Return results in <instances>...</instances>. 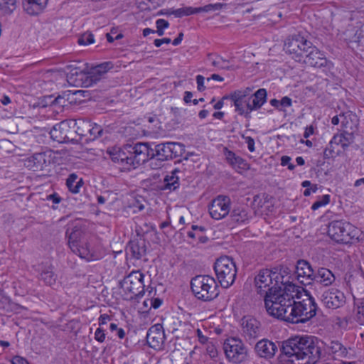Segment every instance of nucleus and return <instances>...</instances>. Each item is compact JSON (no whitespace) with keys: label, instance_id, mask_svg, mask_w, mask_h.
<instances>
[{"label":"nucleus","instance_id":"nucleus-1","mask_svg":"<svg viewBox=\"0 0 364 364\" xmlns=\"http://www.w3.org/2000/svg\"><path fill=\"white\" fill-rule=\"evenodd\" d=\"M300 291L298 288L291 284H288L287 293L284 294L277 303L271 304L269 309L272 311L274 317L287 322L298 323H305L316 314L317 305L314 299L306 293V298L301 301H296L299 299ZM279 299L278 297L277 301Z\"/></svg>","mask_w":364,"mask_h":364},{"label":"nucleus","instance_id":"nucleus-2","mask_svg":"<svg viewBox=\"0 0 364 364\" xmlns=\"http://www.w3.org/2000/svg\"><path fill=\"white\" fill-rule=\"evenodd\" d=\"M322 347L323 342L316 337L296 336L283 342L282 351L293 363L315 364L321 358Z\"/></svg>","mask_w":364,"mask_h":364},{"label":"nucleus","instance_id":"nucleus-3","mask_svg":"<svg viewBox=\"0 0 364 364\" xmlns=\"http://www.w3.org/2000/svg\"><path fill=\"white\" fill-rule=\"evenodd\" d=\"M282 278L279 274L272 272L269 269H262L255 277V288L257 294L264 296V306L267 313L273 316V313L270 308L271 304L272 306H275L273 303H277L280 300L277 301L278 297L281 298L284 296V294L287 293L288 284L284 286L282 289L279 286V283L282 285L283 281L279 280Z\"/></svg>","mask_w":364,"mask_h":364},{"label":"nucleus","instance_id":"nucleus-4","mask_svg":"<svg viewBox=\"0 0 364 364\" xmlns=\"http://www.w3.org/2000/svg\"><path fill=\"white\" fill-rule=\"evenodd\" d=\"M191 289L198 299L204 301H212L220 294L215 279L209 275H197L192 278Z\"/></svg>","mask_w":364,"mask_h":364},{"label":"nucleus","instance_id":"nucleus-5","mask_svg":"<svg viewBox=\"0 0 364 364\" xmlns=\"http://www.w3.org/2000/svg\"><path fill=\"white\" fill-rule=\"evenodd\" d=\"M70 69V72L68 73V81L71 83H75V80H73V77L80 76V80H84L83 84L85 87L92 86V85L99 82L107 73L113 68V64L111 62H104L92 67L87 73L78 68H74L73 65L68 67Z\"/></svg>","mask_w":364,"mask_h":364},{"label":"nucleus","instance_id":"nucleus-6","mask_svg":"<svg viewBox=\"0 0 364 364\" xmlns=\"http://www.w3.org/2000/svg\"><path fill=\"white\" fill-rule=\"evenodd\" d=\"M66 235L68 237V245L73 252L87 261L98 259L95 252L90 247L89 243L85 238V234L80 228L75 226L71 229L70 232L68 230Z\"/></svg>","mask_w":364,"mask_h":364},{"label":"nucleus","instance_id":"nucleus-7","mask_svg":"<svg viewBox=\"0 0 364 364\" xmlns=\"http://www.w3.org/2000/svg\"><path fill=\"white\" fill-rule=\"evenodd\" d=\"M342 116L344 117L342 121L343 131L341 134H335L331 140L330 144L333 143L340 144L343 149H346L354 142L358 122L356 116L350 112L343 114Z\"/></svg>","mask_w":364,"mask_h":364},{"label":"nucleus","instance_id":"nucleus-8","mask_svg":"<svg viewBox=\"0 0 364 364\" xmlns=\"http://www.w3.org/2000/svg\"><path fill=\"white\" fill-rule=\"evenodd\" d=\"M358 230L348 222L334 220L328 228L329 237L337 242L349 243L352 240L358 238Z\"/></svg>","mask_w":364,"mask_h":364},{"label":"nucleus","instance_id":"nucleus-9","mask_svg":"<svg viewBox=\"0 0 364 364\" xmlns=\"http://www.w3.org/2000/svg\"><path fill=\"white\" fill-rule=\"evenodd\" d=\"M214 270L223 287L228 288L234 283L237 269L232 258L225 256L218 259L215 262Z\"/></svg>","mask_w":364,"mask_h":364},{"label":"nucleus","instance_id":"nucleus-10","mask_svg":"<svg viewBox=\"0 0 364 364\" xmlns=\"http://www.w3.org/2000/svg\"><path fill=\"white\" fill-rule=\"evenodd\" d=\"M144 275L139 271H132L120 282L119 286L127 299L141 297L144 294Z\"/></svg>","mask_w":364,"mask_h":364},{"label":"nucleus","instance_id":"nucleus-11","mask_svg":"<svg viewBox=\"0 0 364 364\" xmlns=\"http://www.w3.org/2000/svg\"><path fill=\"white\" fill-rule=\"evenodd\" d=\"M223 350L229 361L239 364L247 360L248 350L242 341L236 337L227 338L223 343Z\"/></svg>","mask_w":364,"mask_h":364},{"label":"nucleus","instance_id":"nucleus-12","mask_svg":"<svg viewBox=\"0 0 364 364\" xmlns=\"http://www.w3.org/2000/svg\"><path fill=\"white\" fill-rule=\"evenodd\" d=\"M311 43L303 36H294L286 40L284 49L296 61L301 63Z\"/></svg>","mask_w":364,"mask_h":364},{"label":"nucleus","instance_id":"nucleus-13","mask_svg":"<svg viewBox=\"0 0 364 364\" xmlns=\"http://www.w3.org/2000/svg\"><path fill=\"white\" fill-rule=\"evenodd\" d=\"M129 153V166L135 168L149 159L154 158V151L148 143L127 144Z\"/></svg>","mask_w":364,"mask_h":364},{"label":"nucleus","instance_id":"nucleus-14","mask_svg":"<svg viewBox=\"0 0 364 364\" xmlns=\"http://www.w3.org/2000/svg\"><path fill=\"white\" fill-rule=\"evenodd\" d=\"M304 55L302 63L317 68H326L329 70L332 63L328 60L323 53L320 51L316 46L311 45Z\"/></svg>","mask_w":364,"mask_h":364},{"label":"nucleus","instance_id":"nucleus-15","mask_svg":"<svg viewBox=\"0 0 364 364\" xmlns=\"http://www.w3.org/2000/svg\"><path fill=\"white\" fill-rule=\"evenodd\" d=\"M212 218L220 220L226 217L230 210V199L228 196H218L208 206Z\"/></svg>","mask_w":364,"mask_h":364},{"label":"nucleus","instance_id":"nucleus-16","mask_svg":"<svg viewBox=\"0 0 364 364\" xmlns=\"http://www.w3.org/2000/svg\"><path fill=\"white\" fill-rule=\"evenodd\" d=\"M70 124H73V122L72 120L69 119L62 121L53 126L50 131L51 139L59 143L67 142L73 140V134Z\"/></svg>","mask_w":364,"mask_h":364},{"label":"nucleus","instance_id":"nucleus-17","mask_svg":"<svg viewBox=\"0 0 364 364\" xmlns=\"http://www.w3.org/2000/svg\"><path fill=\"white\" fill-rule=\"evenodd\" d=\"M242 332L248 341H254L261 336V324L256 318L245 316L242 319Z\"/></svg>","mask_w":364,"mask_h":364},{"label":"nucleus","instance_id":"nucleus-18","mask_svg":"<svg viewBox=\"0 0 364 364\" xmlns=\"http://www.w3.org/2000/svg\"><path fill=\"white\" fill-rule=\"evenodd\" d=\"M321 301L327 308L336 309L345 304L346 296L339 289L331 288L323 293Z\"/></svg>","mask_w":364,"mask_h":364},{"label":"nucleus","instance_id":"nucleus-19","mask_svg":"<svg viewBox=\"0 0 364 364\" xmlns=\"http://www.w3.org/2000/svg\"><path fill=\"white\" fill-rule=\"evenodd\" d=\"M164 340L165 334L161 324H155L149 329L146 334V341L151 348L155 350L162 349Z\"/></svg>","mask_w":364,"mask_h":364},{"label":"nucleus","instance_id":"nucleus-20","mask_svg":"<svg viewBox=\"0 0 364 364\" xmlns=\"http://www.w3.org/2000/svg\"><path fill=\"white\" fill-rule=\"evenodd\" d=\"M315 273L309 262L304 259L297 261L296 274L300 283L304 285L311 284L315 278Z\"/></svg>","mask_w":364,"mask_h":364},{"label":"nucleus","instance_id":"nucleus-21","mask_svg":"<svg viewBox=\"0 0 364 364\" xmlns=\"http://www.w3.org/2000/svg\"><path fill=\"white\" fill-rule=\"evenodd\" d=\"M255 350L258 356L270 359L274 356L277 347L274 343L267 339H262L256 343Z\"/></svg>","mask_w":364,"mask_h":364},{"label":"nucleus","instance_id":"nucleus-22","mask_svg":"<svg viewBox=\"0 0 364 364\" xmlns=\"http://www.w3.org/2000/svg\"><path fill=\"white\" fill-rule=\"evenodd\" d=\"M107 154L109 155L112 161L122 165L129 166V153L128 145L123 147H112L107 149Z\"/></svg>","mask_w":364,"mask_h":364},{"label":"nucleus","instance_id":"nucleus-23","mask_svg":"<svg viewBox=\"0 0 364 364\" xmlns=\"http://www.w3.org/2000/svg\"><path fill=\"white\" fill-rule=\"evenodd\" d=\"M25 166L33 171H43L47 166L46 155L43 153H37L28 158L25 161Z\"/></svg>","mask_w":364,"mask_h":364},{"label":"nucleus","instance_id":"nucleus-24","mask_svg":"<svg viewBox=\"0 0 364 364\" xmlns=\"http://www.w3.org/2000/svg\"><path fill=\"white\" fill-rule=\"evenodd\" d=\"M230 98L234 102L235 110L240 114L250 113L252 111L250 100L245 98L244 95L240 93H232Z\"/></svg>","mask_w":364,"mask_h":364},{"label":"nucleus","instance_id":"nucleus-25","mask_svg":"<svg viewBox=\"0 0 364 364\" xmlns=\"http://www.w3.org/2000/svg\"><path fill=\"white\" fill-rule=\"evenodd\" d=\"M48 0H23L24 11L31 16L38 15L46 8Z\"/></svg>","mask_w":364,"mask_h":364},{"label":"nucleus","instance_id":"nucleus-26","mask_svg":"<svg viewBox=\"0 0 364 364\" xmlns=\"http://www.w3.org/2000/svg\"><path fill=\"white\" fill-rule=\"evenodd\" d=\"M335 279L336 277L331 270L321 267L315 273L314 281L326 287L331 285Z\"/></svg>","mask_w":364,"mask_h":364},{"label":"nucleus","instance_id":"nucleus-27","mask_svg":"<svg viewBox=\"0 0 364 364\" xmlns=\"http://www.w3.org/2000/svg\"><path fill=\"white\" fill-rule=\"evenodd\" d=\"M132 256L136 259H139L146 254V246L144 240L131 241L127 247Z\"/></svg>","mask_w":364,"mask_h":364},{"label":"nucleus","instance_id":"nucleus-28","mask_svg":"<svg viewBox=\"0 0 364 364\" xmlns=\"http://www.w3.org/2000/svg\"><path fill=\"white\" fill-rule=\"evenodd\" d=\"M166 328L168 332L173 333L176 332H183L186 328L191 327V324L188 322H182L177 318L172 317L168 319L165 323Z\"/></svg>","mask_w":364,"mask_h":364},{"label":"nucleus","instance_id":"nucleus-29","mask_svg":"<svg viewBox=\"0 0 364 364\" xmlns=\"http://www.w3.org/2000/svg\"><path fill=\"white\" fill-rule=\"evenodd\" d=\"M73 124L71 125L72 129L80 136H87L89 129L92 126L90 121L84 119H71Z\"/></svg>","mask_w":364,"mask_h":364},{"label":"nucleus","instance_id":"nucleus-30","mask_svg":"<svg viewBox=\"0 0 364 364\" xmlns=\"http://www.w3.org/2000/svg\"><path fill=\"white\" fill-rule=\"evenodd\" d=\"M267 91L265 89H259L255 94L250 96L252 111L260 108L266 102Z\"/></svg>","mask_w":364,"mask_h":364},{"label":"nucleus","instance_id":"nucleus-31","mask_svg":"<svg viewBox=\"0 0 364 364\" xmlns=\"http://www.w3.org/2000/svg\"><path fill=\"white\" fill-rule=\"evenodd\" d=\"M226 159L234 168L246 170L249 168L247 163L241 157L236 156L232 151H228L226 154Z\"/></svg>","mask_w":364,"mask_h":364},{"label":"nucleus","instance_id":"nucleus-32","mask_svg":"<svg viewBox=\"0 0 364 364\" xmlns=\"http://www.w3.org/2000/svg\"><path fill=\"white\" fill-rule=\"evenodd\" d=\"M154 151V157L159 161H164L172 159L168 142L156 145Z\"/></svg>","mask_w":364,"mask_h":364},{"label":"nucleus","instance_id":"nucleus-33","mask_svg":"<svg viewBox=\"0 0 364 364\" xmlns=\"http://www.w3.org/2000/svg\"><path fill=\"white\" fill-rule=\"evenodd\" d=\"M179 170L175 169L171 172V176H167L164 178V184L163 189L166 190L168 189L170 191H175L177 188L179 186V182H178V176H177V173H179Z\"/></svg>","mask_w":364,"mask_h":364},{"label":"nucleus","instance_id":"nucleus-34","mask_svg":"<svg viewBox=\"0 0 364 364\" xmlns=\"http://www.w3.org/2000/svg\"><path fill=\"white\" fill-rule=\"evenodd\" d=\"M77 176L75 173H71L69 175L66 180V185L70 192L73 193H77L80 191V187L83 185L84 182L82 178L78 181Z\"/></svg>","mask_w":364,"mask_h":364},{"label":"nucleus","instance_id":"nucleus-35","mask_svg":"<svg viewBox=\"0 0 364 364\" xmlns=\"http://www.w3.org/2000/svg\"><path fill=\"white\" fill-rule=\"evenodd\" d=\"M69 94L64 92L63 95H60L58 97H53V95H49L46 97V103L53 106H59L63 107L67 105L68 101Z\"/></svg>","mask_w":364,"mask_h":364},{"label":"nucleus","instance_id":"nucleus-36","mask_svg":"<svg viewBox=\"0 0 364 364\" xmlns=\"http://www.w3.org/2000/svg\"><path fill=\"white\" fill-rule=\"evenodd\" d=\"M230 217L233 221L238 223H245L249 220L248 213L243 208H235L232 211Z\"/></svg>","mask_w":364,"mask_h":364},{"label":"nucleus","instance_id":"nucleus-37","mask_svg":"<svg viewBox=\"0 0 364 364\" xmlns=\"http://www.w3.org/2000/svg\"><path fill=\"white\" fill-rule=\"evenodd\" d=\"M345 40L350 43H358L361 38V31L356 27H350L345 32Z\"/></svg>","mask_w":364,"mask_h":364},{"label":"nucleus","instance_id":"nucleus-38","mask_svg":"<svg viewBox=\"0 0 364 364\" xmlns=\"http://www.w3.org/2000/svg\"><path fill=\"white\" fill-rule=\"evenodd\" d=\"M41 279L50 287H53L56 284L57 276L50 267L43 270L41 274Z\"/></svg>","mask_w":364,"mask_h":364},{"label":"nucleus","instance_id":"nucleus-39","mask_svg":"<svg viewBox=\"0 0 364 364\" xmlns=\"http://www.w3.org/2000/svg\"><path fill=\"white\" fill-rule=\"evenodd\" d=\"M173 15L176 18H181L183 16H188L196 14V8L191 6H186L171 11Z\"/></svg>","mask_w":364,"mask_h":364},{"label":"nucleus","instance_id":"nucleus-40","mask_svg":"<svg viewBox=\"0 0 364 364\" xmlns=\"http://www.w3.org/2000/svg\"><path fill=\"white\" fill-rule=\"evenodd\" d=\"M16 8V0H2L0 9L7 14L12 13Z\"/></svg>","mask_w":364,"mask_h":364},{"label":"nucleus","instance_id":"nucleus-41","mask_svg":"<svg viewBox=\"0 0 364 364\" xmlns=\"http://www.w3.org/2000/svg\"><path fill=\"white\" fill-rule=\"evenodd\" d=\"M330 348L333 353L338 356H345L347 354L346 348L338 341H332Z\"/></svg>","mask_w":364,"mask_h":364},{"label":"nucleus","instance_id":"nucleus-42","mask_svg":"<svg viewBox=\"0 0 364 364\" xmlns=\"http://www.w3.org/2000/svg\"><path fill=\"white\" fill-rule=\"evenodd\" d=\"M168 144L172 159L176 158L183 154V151H184V146L183 144L177 142H168Z\"/></svg>","mask_w":364,"mask_h":364},{"label":"nucleus","instance_id":"nucleus-43","mask_svg":"<svg viewBox=\"0 0 364 364\" xmlns=\"http://www.w3.org/2000/svg\"><path fill=\"white\" fill-rule=\"evenodd\" d=\"M94 36L90 32H86L81 35L78 38V43L80 45L87 46L94 43Z\"/></svg>","mask_w":364,"mask_h":364},{"label":"nucleus","instance_id":"nucleus-44","mask_svg":"<svg viewBox=\"0 0 364 364\" xmlns=\"http://www.w3.org/2000/svg\"><path fill=\"white\" fill-rule=\"evenodd\" d=\"M102 131L103 129L101 127V126L97 124H92V126L90 127L88 134L90 136H92L94 139L97 136H100L102 135Z\"/></svg>","mask_w":364,"mask_h":364},{"label":"nucleus","instance_id":"nucleus-45","mask_svg":"<svg viewBox=\"0 0 364 364\" xmlns=\"http://www.w3.org/2000/svg\"><path fill=\"white\" fill-rule=\"evenodd\" d=\"M355 320L359 324L364 325V306H357Z\"/></svg>","mask_w":364,"mask_h":364},{"label":"nucleus","instance_id":"nucleus-46","mask_svg":"<svg viewBox=\"0 0 364 364\" xmlns=\"http://www.w3.org/2000/svg\"><path fill=\"white\" fill-rule=\"evenodd\" d=\"M206 351L212 358H214L218 355V350L213 343L209 342L207 343Z\"/></svg>","mask_w":364,"mask_h":364},{"label":"nucleus","instance_id":"nucleus-47","mask_svg":"<svg viewBox=\"0 0 364 364\" xmlns=\"http://www.w3.org/2000/svg\"><path fill=\"white\" fill-rule=\"evenodd\" d=\"M95 338L100 343H102L105 341V334L104 333V331L102 328H98L96 330V331L95 333Z\"/></svg>","mask_w":364,"mask_h":364},{"label":"nucleus","instance_id":"nucleus-48","mask_svg":"<svg viewBox=\"0 0 364 364\" xmlns=\"http://www.w3.org/2000/svg\"><path fill=\"white\" fill-rule=\"evenodd\" d=\"M205 78L203 76L198 75L196 76L197 88L199 91H203L205 89L204 85Z\"/></svg>","mask_w":364,"mask_h":364},{"label":"nucleus","instance_id":"nucleus-49","mask_svg":"<svg viewBox=\"0 0 364 364\" xmlns=\"http://www.w3.org/2000/svg\"><path fill=\"white\" fill-rule=\"evenodd\" d=\"M245 143L247 144V148L250 151L253 152L255 151V141L251 136L244 137Z\"/></svg>","mask_w":364,"mask_h":364},{"label":"nucleus","instance_id":"nucleus-50","mask_svg":"<svg viewBox=\"0 0 364 364\" xmlns=\"http://www.w3.org/2000/svg\"><path fill=\"white\" fill-rule=\"evenodd\" d=\"M291 104H292L291 99L287 96L282 97V99L280 100L281 108L282 107H289L291 106Z\"/></svg>","mask_w":364,"mask_h":364},{"label":"nucleus","instance_id":"nucleus-51","mask_svg":"<svg viewBox=\"0 0 364 364\" xmlns=\"http://www.w3.org/2000/svg\"><path fill=\"white\" fill-rule=\"evenodd\" d=\"M156 25L157 28H160L165 29L169 26V23L164 19L160 18L156 21Z\"/></svg>","mask_w":364,"mask_h":364},{"label":"nucleus","instance_id":"nucleus-52","mask_svg":"<svg viewBox=\"0 0 364 364\" xmlns=\"http://www.w3.org/2000/svg\"><path fill=\"white\" fill-rule=\"evenodd\" d=\"M150 309L154 308V309H158L162 304V300L159 298H155L150 299Z\"/></svg>","mask_w":364,"mask_h":364},{"label":"nucleus","instance_id":"nucleus-53","mask_svg":"<svg viewBox=\"0 0 364 364\" xmlns=\"http://www.w3.org/2000/svg\"><path fill=\"white\" fill-rule=\"evenodd\" d=\"M11 364H28V363L22 357L15 356L11 360Z\"/></svg>","mask_w":364,"mask_h":364},{"label":"nucleus","instance_id":"nucleus-54","mask_svg":"<svg viewBox=\"0 0 364 364\" xmlns=\"http://www.w3.org/2000/svg\"><path fill=\"white\" fill-rule=\"evenodd\" d=\"M171 39L168 38H164L162 39H156L154 40V44L156 47H160L163 43L168 44L171 43Z\"/></svg>","mask_w":364,"mask_h":364},{"label":"nucleus","instance_id":"nucleus-55","mask_svg":"<svg viewBox=\"0 0 364 364\" xmlns=\"http://www.w3.org/2000/svg\"><path fill=\"white\" fill-rule=\"evenodd\" d=\"M234 93H240L242 95H244L245 98L250 99L252 94V89L250 88H246L244 90H237L235 91Z\"/></svg>","mask_w":364,"mask_h":364},{"label":"nucleus","instance_id":"nucleus-56","mask_svg":"<svg viewBox=\"0 0 364 364\" xmlns=\"http://www.w3.org/2000/svg\"><path fill=\"white\" fill-rule=\"evenodd\" d=\"M196 14L199 12H210L213 11L212 4L205 5L203 7L196 8Z\"/></svg>","mask_w":364,"mask_h":364},{"label":"nucleus","instance_id":"nucleus-57","mask_svg":"<svg viewBox=\"0 0 364 364\" xmlns=\"http://www.w3.org/2000/svg\"><path fill=\"white\" fill-rule=\"evenodd\" d=\"M110 320V316L107 314H102L99 318V324L104 325L106 324L107 321Z\"/></svg>","mask_w":364,"mask_h":364},{"label":"nucleus","instance_id":"nucleus-58","mask_svg":"<svg viewBox=\"0 0 364 364\" xmlns=\"http://www.w3.org/2000/svg\"><path fill=\"white\" fill-rule=\"evenodd\" d=\"M197 333H198V340H199L200 343H203V344L208 343V338L206 336H204L202 335V333L200 329H197Z\"/></svg>","mask_w":364,"mask_h":364},{"label":"nucleus","instance_id":"nucleus-59","mask_svg":"<svg viewBox=\"0 0 364 364\" xmlns=\"http://www.w3.org/2000/svg\"><path fill=\"white\" fill-rule=\"evenodd\" d=\"M318 202L321 203L323 205H326L330 202V196L328 194L322 196L320 200H318Z\"/></svg>","mask_w":364,"mask_h":364},{"label":"nucleus","instance_id":"nucleus-60","mask_svg":"<svg viewBox=\"0 0 364 364\" xmlns=\"http://www.w3.org/2000/svg\"><path fill=\"white\" fill-rule=\"evenodd\" d=\"M193 97V94L190 91H186L184 93L183 100L186 103H189L191 102V98Z\"/></svg>","mask_w":364,"mask_h":364},{"label":"nucleus","instance_id":"nucleus-61","mask_svg":"<svg viewBox=\"0 0 364 364\" xmlns=\"http://www.w3.org/2000/svg\"><path fill=\"white\" fill-rule=\"evenodd\" d=\"M269 103L272 106L276 107L277 109L282 110V108H281L280 105V100H277V99H272L270 100Z\"/></svg>","mask_w":364,"mask_h":364},{"label":"nucleus","instance_id":"nucleus-62","mask_svg":"<svg viewBox=\"0 0 364 364\" xmlns=\"http://www.w3.org/2000/svg\"><path fill=\"white\" fill-rule=\"evenodd\" d=\"M211 80H217L222 82L223 81V77H222L220 75L218 74H213L210 77L207 78V82H210Z\"/></svg>","mask_w":364,"mask_h":364},{"label":"nucleus","instance_id":"nucleus-63","mask_svg":"<svg viewBox=\"0 0 364 364\" xmlns=\"http://www.w3.org/2000/svg\"><path fill=\"white\" fill-rule=\"evenodd\" d=\"M183 33L182 32H181V33L178 34V37H177V38H176L173 41V46H178V45H179V44L181 43L182 40H183Z\"/></svg>","mask_w":364,"mask_h":364},{"label":"nucleus","instance_id":"nucleus-64","mask_svg":"<svg viewBox=\"0 0 364 364\" xmlns=\"http://www.w3.org/2000/svg\"><path fill=\"white\" fill-rule=\"evenodd\" d=\"M291 158L288 156H283L281 159V164L282 166H288L291 162Z\"/></svg>","mask_w":364,"mask_h":364}]
</instances>
